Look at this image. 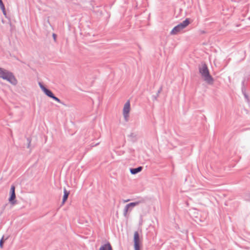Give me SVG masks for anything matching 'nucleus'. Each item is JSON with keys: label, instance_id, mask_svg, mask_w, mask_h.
<instances>
[{"label": "nucleus", "instance_id": "1", "mask_svg": "<svg viewBox=\"0 0 250 250\" xmlns=\"http://www.w3.org/2000/svg\"><path fill=\"white\" fill-rule=\"evenodd\" d=\"M0 78L6 80L13 85L18 83V81L12 72L0 67Z\"/></svg>", "mask_w": 250, "mask_h": 250}, {"label": "nucleus", "instance_id": "16", "mask_svg": "<svg viewBox=\"0 0 250 250\" xmlns=\"http://www.w3.org/2000/svg\"><path fill=\"white\" fill-rule=\"evenodd\" d=\"M6 240V239H4V236H3L1 238V239L0 240V248L1 249H2L3 247V243L4 241Z\"/></svg>", "mask_w": 250, "mask_h": 250}, {"label": "nucleus", "instance_id": "5", "mask_svg": "<svg viewBox=\"0 0 250 250\" xmlns=\"http://www.w3.org/2000/svg\"><path fill=\"white\" fill-rule=\"evenodd\" d=\"M8 200L10 203L12 205H14L17 203L16 200L15 187L14 185H12L10 188V197Z\"/></svg>", "mask_w": 250, "mask_h": 250}, {"label": "nucleus", "instance_id": "24", "mask_svg": "<svg viewBox=\"0 0 250 250\" xmlns=\"http://www.w3.org/2000/svg\"><path fill=\"white\" fill-rule=\"evenodd\" d=\"M1 1H2V0H0V2H1Z\"/></svg>", "mask_w": 250, "mask_h": 250}, {"label": "nucleus", "instance_id": "6", "mask_svg": "<svg viewBox=\"0 0 250 250\" xmlns=\"http://www.w3.org/2000/svg\"><path fill=\"white\" fill-rule=\"evenodd\" d=\"M139 203V202H137L130 203L126 205L124 211V216L126 217L127 216L128 211L129 210V208H130L134 207L135 206L138 205Z\"/></svg>", "mask_w": 250, "mask_h": 250}, {"label": "nucleus", "instance_id": "23", "mask_svg": "<svg viewBox=\"0 0 250 250\" xmlns=\"http://www.w3.org/2000/svg\"><path fill=\"white\" fill-rule=\"evenodd\" d=\"M248 104H249V105L250 106V103H248Z\"/></svg>", "mask_w": 250, "mask_h": 250}, {"label": "nucleus", "instance_id": "4", "mask_svg": "<svg viewBox=\"0 0 250 250\" xmlns=\"http://www.w3.org/2000/svg\"><path fill=\"white\" fill-rule=\"evenodd\" d=\"M130 110V102L129 101H127L124 104L123 111V114L124 120L126 122H127L129 121Z\"/></svg>", "mask_w": 250, "mask_h": 250}, {"label": "nucleus", "instance_id": "2", "mask_svg": "<svg viewBox=\"0 0 250 250\" xmlns=\"http://www.w3.org/2000/svg\"><path fill=\"white\" fill-rule=\"evenodd\" d=\"M199 71L204 81L208 84H212L213 83V78L210 75L207 65L205 62L202 63L201 66L199 67Z\"/></svg>", "mask_w": 250, "mask_h": 250}, {"label": "nucleus", "instance_id": "14", "mask_svg": "<svg viewBox=\"0 0 250 250\" xmlns=\"http://www.w3.org/2000/svg\"><path fill=\"white\" fill-rule=\"evenodd\" d=\"M162 90V86H161L160 87L159 89L158 90V91L156 94V95L153 97V100H157V98L159 97V94L161 93Z\"/></svg>", "mask_w": 250, "mask_h": 250}, {"label": "nucleus", "instance_id": "25", "mask_svg": "<svg viewBox=\"0 0 250 250\" xmlns=\"http://www.w3.org/2000/svg\"><path fill=\"white\" fill-rule=\"evenodd\" d=\"M1 1H2V0H0V2H1Z\"/></svg>", "mask_w": 250, "mask_h": 250}, {"label": "nucleus", "instance_id": "13", "mask_svg": "<svg viewBox=\"0 0 250 250\" xmlns=\"http://www.w3.org/2000/svg\"><path fill=\"white\" fill-rule=\"evenodd\" d=\"M180 24H182L183 28H185L189 24V21L188 19H186L183 22H181Z\"/></svg>", "mask_w": 250, "mask_h": 250}, {"label": "nucleus", "instance_id": "20", "mask_svg": "<svg viewBox=\"0 0 250 250\" xmlns=\"http://www.w3.org/2000/svg\"><path fill=\"white\" fill-rule=\"evenodd\" d=\"M1 10L2 11V13H3V15L6 16V12L5 8H4V9H2Z\"/></svg>", "mask_w": 250, "mask_h": 250}, {"label": "nucleus", "instance_id": "15", "mask_svg": "<svg viewBox=\"0 0 250 250\" xmlns=\"http://www.w3.org/2000/svg\"><path fill=\"white\" fill-rule=\"evenodd\" d=\"M51 98L55 100V101L59 103L62 104L64 105L65 104L62 103L58 98L56 97L54 95H53V97H52Z\"/></svg>", "mask_w": 250, "mask_h": 250}, {"label": "nucleus", "instance_id": "11", "mask_svg": "<svg viewBox=\"0 0 250 250\" xmlns=\"http://www.w3.org/2000/svg\"><path fill=\"white\" fill-rule=\"evenodd\" d=\"M242 92L247 102L248 103H250V100L249 99V96L246 93V88H243Z\"/></svg>", "mask_w": 250, "mask_h": 250}, {"label": "nucleus", "instance_id": "8", "mask_svg": "<svg viewBox=\"0 0 250 250\" xmlns=\"http://www.w3.org/2000/svg\"><path fill=\"white\" fill-rule=\"evenodd\" d=\"M99 250H113L112 247L109 243L102 245Z\"/></svg>", "mask_w": 250, "mask_h": 250}, {"label": "nucleus", "instance_id": "17", "mask_svg": "<svg viewBox=\"0 0 250 250\" xmlns=\"http://www.w3.org/2000/svg\"><path fill=\"white\" fill-rule=\"evenodd\" d=\"M39 85L41 89L43 91L46 88L41 83H39Z\"/></svg>", "mask_w": 250, "mask_h": 250}, {"label": "nucleus", "instance_id": "3", "mask_svg": "<svg viewBox=\"0 0 250 250\" xmlns=\"http://www.w3.org/2000/svg\"><path fill=\"white\" fill-rule=\"evenodd\" d=\"M133 242L134 250H141L142 240L140 238L139 233L137 231H135L134 233Z\"/></svg>", "mask_w": 250, "mask_h": 250}, {"label": "nucleus", "instance_id": "19", "mask_svg": "<svg viewBox=\"0 0 250 250\" xmlns=\"http://www.w3.org/2000/svg\"><path fill=\"white\" fill-rule=\"evenodd\" d=\"M0 9H4V8H5V6H4V5L2 2V0L1 1V2H0Z\"/></svg>", "mask_w": 250, "mask_h": 250}, {"label": "nucleus", "instance_id": "12", "mask_svg": "<svg viewBox=\"0 0 250 250\" xmlns=\"http://www.w3.org/2000/svg\"><path fill=\"white\" fill-rule=\"evenodd\" d=\"M43 92L45 93V94L46 96H47L48 97H49L50 98L52 97H53V95H54V94L52 92V91L47 88L45 89V90L43 91Z\"/></svg>", "mask_w": 250, "mask_h": 250}, {"label": "nucleus", "instance_id": "10", "mask_svg": "<svg viewBox=\"0 0 250 250\" xmlns=\"http://www.w3.org/2000/svg\"><path fill=\"white\" fill-rule=\"evenodd\" d=\"M142 169V167H139L136 168H131L130 171L131 174H135L139 172H140Z\"/></svg>", "mask_w": 250, "mask_h": 250}, {"label": "nucleus", "instance_id": "9", "mask_svg": "<svg viewBox=\"0 0 250 250\" xmlns=\"http://www.w3.org/2000/svg\"><path fill=\"white\" fill-rule=\"evenodd\" d=\"M63 196L62 201V204L63 205L67 200L69 195V191H67L65 188L63 189Z\"/></svg>", "mask_w": 250, "mask_h": 250}, {"label": "nucleus", "instance_id": "21", "mask_svg": "<svg viewBox=\"0 0 250 250\" xmlns=\"http://www.w3.org/2000/svg\"><path fill=\"white\" fill-rule=\"evenodd\" d=\"M53 37L54 40L55 41L56 39V35L54 33L53 34Z\"/></svg>", "mask_w": 250, "mask_h": 250}, {"label": "nucleus", "instance_id": "22", "mask_svg": "<svg viewBox=\"0 0 250 250\" xmlns=\"http://www.w3.org/2000/svg\"><path fill=\"white\" fill-rule=\"evenodd\" d=\"M129 201V200H126V201H125V202H128V201Z\"/></svg>", "mask_w": 250, "mask_h": 250}, {"label": "nucleus", "instance_id": "18", "mask_svg": "<svg viewBox=\"0 0 250 250\" xmlns=\"http://www.w3.org/2000/svg\"><path fill=\"white\" fill-rule=\"evenodd\" d=\"M245 80H244L242 82V87H241V90H242L243 88H246V85H245Z\"/></svg>", "mask_w": 250, "mask_h": 250}, {"label": "nucleus", "instance_id": "7", "mask_svg": "<svg viewBox=\"0 0 250 250\" xmlns=\"http://www.w3.org/2000/svg\"><path fill=\"white\" fill-rule=\"evenodd\" d=\"M183 29V26H182L181 24L179 23L172 29L170 34L171 35H175Z\"/></svg>", "mask_w": 250, "mask_h": 250}]
</instances>
